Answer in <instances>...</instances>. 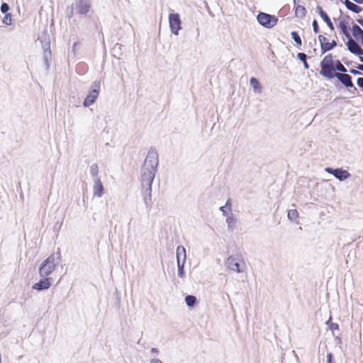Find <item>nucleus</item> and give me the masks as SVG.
I'll return each instance as SVG.
<instances>
[{
  "instance_id": "nucleus-1",
  "label": "nucleus",
  "mask_w": 363,
  "mask_h": 363,
  "mask_svg": "<svg viewBox=\"0 0 363 363\" xmlns=\"http://www.w3.org/2000/svg\"><path fill=\"white\" fill-rule=\"evenodd\" d=\"M158 154L155 149H150L146 156L141 168V186L144 195V202L146 207H151L152 184L155 177L158 165Z\"/></svg>"
},
{
  "instance_id": "nucleus-2",
  "label": "nucleus",
  "mask_w": 363,
  "mask_h": 363,
  "mask_svg": "<svg viewBox=\"0 0 363 363\" xmlns=\"http://www.w3.org/2000/svg\"><path fill=\"white\" fill-rule=\"evenodd\" d=\"M60 262V254L57 253L50 255L45 259L39 267V275L41 278H45L50 275L56 269Z\"/></svg>"
},
{
  "instance_id": "nucleus-3",
  "label": "nucleus",
  "mask_w": 363,
  "mask_h": 363,
  "mask_svg": "<svg viewBox=\"0 0 363 363\" xmlns=\"http://www.w3.org/2000/svg\"><path fill=\"white\" fill-rule=\"evenodd\" d=\"M100 86L99 81H94L91 84L90 91L84 101V106L89 107L95 102L100 92Z\"/></svg>"
},
{
  "instance_id": "nucleus-4",
  "label": "nucleus",
  "mask_w": 363,
  "mask_h": 363,
  "mask_svg": "<svg viewBox=\"0 0 363 363\" xmlns=\"http://www.w3.org/2000/svg\"><path fill=\"white\" fill-rule=\"evenodd\" d=\"M259 23L264 28H272L277 23L278 18L273 15L267 13L259 12L257 16Z\"/></svg>"
},
{
  "instance_id": "nucleus-5",
  "label": "nucleus",
  "mask_w": 363,
  "mask_h": 363,
  "mask_svg": "<svg viewBox=\"0 0 363 363\" xmlns=\"http://www.w3.org/2000/svg\"><path fill=\"white\" fill-rule=\"evenodd\" d=\"M227 267L237 273H241L244 272L245 269V264L242 262L241 264L239 263L238 259L235 257L230 256L226 260Z\"/></svg>"
},
{
  "instance_id": "nucleus-6",
  "label": "nucleus",
  "mask_w": 363,
  "mask_h": 363,
  "mask_svg": "<svg viewBox=\"0 0 363 363\" xmlns=\"http://www.w3.org/2000/svg\"><path fill=\"white\" fill-rule=\"evenodd\" d=\"M181 20L178 13H170L169 15V23L172 33L177 35L181 30Z\"/></svg>"
},
{
  "instance_id": "nucleus-7",
  "label": "nucleus",
  "mask_w": 363,
  "mask_h": 363,
  "mask_svg": "<svg viewBox=\"0 0 363 363\" xmlns=\"http://www.w3.org/2000/svg\"><path fill=\"white\" fill-rule=\"evenodd\" d=\"M325 170L328 173L333 174L339 181H344L351 176L347 170H344L340 168L333 169L330 167H326Z\"/></svg>"
},
{
  "instance_id": "nucleus-8",
  "label": "nucleus",
  "mask_w": 363,
  "mask_h": 363,
  "mask_svg": "<svg viewBox=\"0 0 363 363\" xmlns=\"http://www.w3.org/2000/svg\"><path fill=\"white\" fill-rule=\"evenodd\" d=\"M73 4L77 13L81 15H86L91 8V4L89 0H75L74 4Z\"/></svg>"
},
{
  "instance_id": "nucleus-9",
  "label": "nucleus",
  "mask_w": 363,
  "mask_h": 363,
  "mask_svg": "<svg viewBox=\"0 0 363 363\" xmlns=\"http://www.w3.org/2000/svg\"><path fill=\"white\" fill-rule=\"evenodd\" d=\"M52 279L50 277L42 278L38 283L33 286V289L37 291L48 289L52 285Z\"/></svg>"
},
{
  "instance_id": "nucleus-10",
  "label": "nucleus",
  "mask_w": 363,
  "mask_h": 363,
  "mask_svg": "<svg viewBox=\"0 0 363 363\" xmlns=\"http://www.w3.org/2000/svg\"><path fill=\"white\" fill-rule=\"evenodd\" d=\"M347 49L350 52L357 55H363V49L352 38H350L347 40Z\"/></svg>"
},
{
  "instance_id": "nucleus-11",
  "label": "nucleus",
  "mask_w": 363,
  "mask_h": 363,
  "mask_svg": "<svg viewBox=\"0 0 363 363\" xmlns=\"http://www.w3.org/2000/svg\"><path fill=\"white\" fill-rule=\"evenodd\" d=\"M335 77L342 84L345 86L354 87V84L352 81V77L345 73H335Z\"/></svg>"
},
{
  "instance_id": "nucleus-12",
  "label": "nucleus",
  "mask_w": 363,
  "mask_h": 363,
  "mask_svg": "<svg viewBox=\"0 0 363 363\" xmlns=\"http://www.w3.org/2000/svg\"><path fill=\"white\" fill-rule=\"evenodd\" d=\"M93 195L94 196L100 198L102 196L104 193V185L101 182L100 179H96L95 180H93Z\"/></svg>"
},
{
  "instance_id": "nucleus-13",
  "label": "nucleus",
  "mask_w": 363,
  "mask_h": 363,
  "mask_svg": "<svg viewBox=\"0 0 363 363\" xmlns=\"http://www.w3.org/2000/svg\"><path fill=\"white\" fill-rule=\"evenodd\" d=\"M320 74L328 79L335 77L334 66H320Z\"/></svg>"
},
{
  "instance_id": "nucleus-14",
  "label": "nucleus",
  "mask_w": 363,
  "mask_h": 363,
  "mask_svg": "<svg viewBox=\"0 0 363 363\" xmlns=\"http://www.w3.org/2000/svg\"><path fill=\"white\" fill-rule=\"evenodd\" d=\"M316 9H317L318 13L320 14V17L326 23V24L328 25L329 28L331 30H334L333 24L332 21H330V19L329 16H328V14L319 6H317Z\"/></svg>"
},
{
  "instance_id": "nucleus-15",
  "label": "nucleus",
  "mask_w": 363,
  "mask_h": 363,
  "mask_svg": "<svg viewBox=\"0 0 363 363\" xmlns=\"http://www.w3.org/2000/svg\"><path fill=\"white\" fill-rule=\"evenodd\" d=\"M177 262L185 263L186 260V250L183 246H178L176 251Z\"/></svg>"
},
{
  "instance_id": "nucleus-16",
  "label": "nucleus",
  "mask_w": 363,
  "mask_h": 363,
  "mask_svg": "<svg viewBox=\"0 0 363 363\" xmlns=\"http://www.w3.org/2000/svg\"><path fill=\"white\" fill-rule=\"evenodd\" d=\"M344 4L348 10H350L355 13H359V12H361L362 11V7H360L359 6L357 5L356 4L350 1V0H345Z\"/></svg>"
},
{
  "instance_id": "nucleus-17",
  "label": "nucleus",
  "mask_w": 363,
  "mask_h": 363,
  "mask_svg": "<svg viewBox=\"0 0 363 363\" xmlns=\"http://www.w3.org/2000/svg\"><path fill=\"white\" fill-rule=\"evenodd\" d=\"M250 84L253 89L255 93L261 94L262 92V86L255 77H251Z\"/></svg>"
},
{
  "instance_id": "nucleus-18",
  "label": "nucleus",
  "mask_w": 363,
  "mask_h": 363,
  "mask_svg": "<svg viewBox=\"0 0 363 363\" xmlns=\"http://www.w3.org/2000/svg\"><path fill=\"white\" fill-rule=\"evenodd\" d=\"M99 166L97 164H93L89 167V173L92 178V180H95L96 179H100L99 177Z\"/></svg>"
},
{
  "instance_id": "nucleus-19",
  "label": "nucleus",
  "mask_w": 363,
  "mask_h": 363,
  "mask_svg": "<svg viewBox=\"0 0 363 363\" xmlns=\"http://www.w3.org/2000/svg\"><path fill=\"white\" fill-rule=\"evenodd\" d=\"M335 62L333 61V57L331 54H328L323 58L320 63V66H334Z\"/></svg>"
},
{
  "instance_id": "nucleus-20",
  "label": "nucleus",
  "mask_w": 363,
  "mask_h": 363,
  "mask_svg": "<svg viewBox=\"0 0 363 363\" xmlns=\"http://www.w3.org/2000/svg\"><path fill=\"white\" fill-rule=\"evenodd\" d=\"M226 223L228 224V230L233 231L234 230V226L236 223V220L235 219L232 213L230 216H227Z\"/></svg>"
},
{
  "instance_id": "nucleus-21",
  "label": "nucleus",
  "mask_w": 363,
  "mask_h": 363,
  "mask_svg": "<svg viewBox=\"0 0 363 363\" xmlns=\"http://www.w3.org/2000/svg\"><path fill=\"white\" fill-rule=\"evenodd\" d=\"M340 30H341V32L345 35V37L347 38V40L350 38H352L350 34V32H349V28L348 26L346 25V23L343 21H341L340 23V26H339Z\"/></svg>"
},
{
  "instance_id": "nucleus-22",
  "label": "nucleus",
  "mask_w": 363,
  "mask_h": 363,
  "mask_svg": "<svg viewBox=\"0 0 363 363\" xmlns=\"http://www.w3.org/2000/svg\"><path fill=\"white\" fill-rule=\"evenodd\" d=\"M337 45V43L335 40H333L331 43L327 42L323 46H322V53H325L327 51H329L333 49Z\"/></svg>"
},
{
  "instance_id": "nucleus-23",
  "label": "nucleus",
  "mask_w": 363,
  "mask_h": 363,
  "mask_svg": "<svg viewBox=\"0 0 363 363\" xmlns=\"http://www.w3.org/2000/svg\"><path fill=\"white\" fill-rule=\"evenodd\" d=\"M352 34L354 38H357L358 36L362 38L363 36V30L357 24H354L352 26Z\"/></svg>"
},
{
  "instance_id": "nucleus-24",
  "label": "nucleus",
  "mask_w": 363,
  "mask_h": 363,
  "mask_svg": "<svg viewBox=\"0 0 363 363\" xmlns=\"http://www.w3.org/2000/svg\"><path fill=\"white\" fill-rule=\"evenodd\" d=\"M185 302L189 307H193L196 302V298L194 296L188 295L185 297Z\"/></svg>"
},
{
  "instance_id": "nucleus-25",
  "label": "nucleus",
  "mask_w": 363,
  "mask_h": 363,
  "mask_svg": "<svg viewBox=\"0 0 363 363\" xmlns=\"http://www.w3.org/2000/svg\"><path fill=\"white\" fill-rule=\"evenodd\" d=\"M297 57H298V58L301 62H303V65H304V68L308 69L309 68V65H308V62H307V61H306V60H307V55H306L305 53H303V52H298V53L297 54Z\"/></svg>"
},
{
  "instance_id": "nucleus-26",
  "label": "nucleus",
  "mask_w": 363,
  "mask_h": 363,
  "mask_svg": "<svg viewBox=\"0 0 363 363\" xmlns=\"http://www.w3.org/2000/svg\"><path fill=\"white\" fill-rule=\"evenodd\" d=\"M334 69L335 71L337 70L339 72H341L342 73H345L347 72V69L345 67V66L340 62V60H336L334 64Z\"/></svg>"
},
{
  "instance_id": "nucleus-27",
  "label": "nucleus",
  "mask_w": 363,
  "mask_h": 363,
  "mask_svg": "<svg viewBox=\"0 0 363 363\" xmlns=\"http://www.w3.org/2000/svg\"><path fill=\"white\" fill-rule=\"evenodd\" d=\"M332 317L330 316L329 318V320L326 322V325H328V328L334 333L335 330H339V326L337 323H332Z\"/></svg>"
},
{
  "instance_id": "nucleus-28",
  "label": "nucleus",
  "mask_w": 363,
  "mask_h": 363,
  "mask_svg": "<svg viewBox=\"0 0 363 363\" xmlns=\"http://www.w3.org/2000/svg\"><path fill=\"white\" fill-rule=\"evenodd\" d=\"M288 218L291 220H295L298 216V213L296 209H291L288 211Z\"/></svg>"
},
{
  "instance_id": "nucleus-29",
  "label": "nucleus",
  "mask_w": 363,
  "mask_h": 363,
  "mask_svg": "<svg viewBox=\"0 0 363 363\" xmlns=\"http://www.w3.org/2000/svg\"><path fill=\"white\" fill-rule=\"evenodd\" d=\"M185 263H179V261L177 262V267H178V275L179 277L183 278L184 277L185 272L184 269Z\"/></svg>"
},
{
  "instance_id": "nucleus-30",
  "label": "nucleus",
  "mask_w": 363,
  "mask_h": 363,
  "mask_svg": "<svg viewBox=\"0 0 363 363\" xmlns=\"http://www.w3.org/2000/svg\"><path fill=\"white\" fill-rule=\"evenodd\" d=\"M5 16L3 18V23L6 26H10L12 24V18L10 13H4Z\"/></svg>"
},
{
  "instance_id": "nucleus-31",
  "label": "nucleus",
  "mask_w": 363,
  "mask_h": 363,
  "mask_svg": "<svg viewBox=\"0 0 363 363\" xmlns=\"http://www.w3.org/2000/svg\"><path fill=\"white\" fill-rule=\"evenodd\" d=\"M291 37L297 45H301L302 41H301V39L297 32H296V31L291 32Z\"/></svg>"
},
{
  "instance_id": "nucleus-32",
  "label": "nucleus",
  "mask_w": 363,
  "mask_h": 363,
  "mask_svg": "<svg viewBox=\"0 0 363 363\" xmlns=\"http://www.w3.org/2000/svg\"><path fill=\"white\" fill-rule=\"evenodd\" d=\"M75 8L74 6V4H72L70 6H69L66 11V16L67 18H71L74 16V11Z\"/></svg>"
},
{
  "instance_id": "nucleus-33",
  "label": "nucleus",
  "mask_w": 363,
  "mask_h": 363,
  "mask_svg": "<svg viewBox=\"0 0 363 363\" xmlns=\"http://www.w3.org/2000/svg\"><path fill=\"white\" fill-rule=\"evenodd\" d=\"M296 16H303L305 14V8L302 6H297L296 9Z\"/></svg>"
},
{
  "instance_id": "nucleus-34",
  "label": "nucleus",
  "mask_w": 363,
  "mask_h": 363,
  "mask_svg": "<svg viewBox=\"0 0 363 363\" xmlns=\"http://www.w3.org/2000/svg\"><path fill=\"white\" fill-rule=\"evenodd\" d=\"M10 9L9 5L7 3H2L0 10L3 13H8Z\"/></svg>"
},
{
  "instance_id": "nucleus-35",
  "label": "nucleus",
  "mask_w": 363,
  "mask_h": 363,
  "mask_svg": "<svg viewBox=\"0 0 363 363\" xmlns=\"http://www.w3.org/2000/svg\"><path fill=\"white\" fill-rule=\"evenodd\" d=\"M312 26H313V32L315 33H318L319 32V28H318V22L316 20L313 21Z\"/></svg>"
},
{
  "instance_id": "nucleus-36",
  "label": "nucleus",
  "mask_w": 363,
  "mask_h": 363,
  "mask_svg": "<svg viewBox=\"0 0 363 363\" xmlns=\"http://www.w3.org/2000/svg\"><path fill=\"white\" fill-rule=\"evenodd\" d=\"M318 40L320 43V48H322V46H323L327 43V38L324 35H320L318 36Z\"/></svg>"
},
{
  "instance_id": "nucleus-37",
  "label": "nucleus",
  "mask_w": 363,
  "mask_h": 363,
  "mask_svg": "<svg viewBox=\"0 0 363 363\" xmlns=\"http://www.w3.org/2000/svg\"><path fill=\"white\" fill-rule=\"evenodd\" d=\"M327 363H335L333 361V355L332 353H328L327 354Z\"/></svg>"
},
{
  "instance_id": "nucleus-38",
  "label": "nucleus",
  "mask_w": 363,
  "mask_h": 363,
  "mask_svg": "<svg viewBox=\"0 0 363 363\" xmlns=\"http://www.w3.org/2000/svg\"><path fill=\"white\" fill-rule=\"evenodd\" d=\"M357 84L360 88L363 89V77H359L357 80Z\"/></svg>"
},
{
  "instance_id": "nucleus-39",
  "label": "nucleus",
  "mask_w": 363,
  "mask_h": 363,
  "mask_svg": "<svg viewBox=\"0 0 363 363\" xmlns=\"http://www.w3.org/2000/svg\"><path fill=\"white\" fill-rule=\"evenodd\" d=\"M350 72L351 74H354V75H360V74H362V73H361L359 71L356 70V69H352L350 71Z\"/></svg>"
},
{
  "instance_id": "nucleus-40",
  "label": "nucleus",
  "mask_w": 363,
  "mask_h": 363,
  "mask_svg": "<svg viewBox=\"0 0 363 363\" xmlns=\"http://www.w3.org/2000/svg\"><path fill=\"white\" fill-rule=\"evenodd\" d=\"M150 363H163V362L158 359H152L150 360Z\"/></svg>"
},
{
  "instance_id": "nucleus-41",
  "label": "nucleus",
  "mask_w": 363,
  "mask_h": 363,
  "mask_svg": "<svg viewBox=\"0 0 363 363\" xmlns=\"http://www.w3.org/2000/svg\"><path fill=\"white\" fill-rule=\"evenodd\" d=\"M225 207H226V206H220V208H219V210L223 213V214L224 216L226 215V211L225 210Z\"/></svg>"
},
{
  "instance_id": "nucleus-42",
  "label": "nucleus",
  "mask_w": 363,
  "mask_h": 363,
  "mask_svg": "<svg viewBox=\"0 0 363 363\" xmlns=\"http://www.w3.org/2000/svg\"><path fill=\"white\" fill-rule=\"evenodd\" d=\"M151 352L154 354H157L159 353V350L157 348H152Z\"/></svg>"
},
{
  "instance_id": "nucleus-43",
  "label": "nucleus",
  "mask_w": 363,
  "mask_h": 363,
  "mask_svg": "<svg viewBox=\"0 0 363 363\" xmlns=\"http://www.w3.org/2000/svg\"><path fill=\"white\" fill-rule=\"evenodd\" d=\"M357 68L360 70V71H363V64H359L357 66Z\"/></svg>"
},
{
  "instance_id": "nucleus-44",
  "label": "nucleus",
  "mask_w": 363,
  "mask_h": 363,
  "mask_svg": "<svg viewBox=\"0 0 363 363\" xmlns=\"http://www.w3.org/2000/svg\"><path fill=\"white\" fill-rule=\"evenodd\" d=\"M50 54H51V52H50V49H49L48 51H47V50H45V58H47L48 55H50Z\"/></svg>"
},
{
  "instance_id": "nucleus-45",
  "label": "nucleus",
  "mask_w": 363,
  "mask_h": 363,
  "mask_svg": "<svg viewBox=\"0 0 363 363\" xmlns=\"http://www.w3.org/2000/svg\"><path fill=\"white\" fill-rule=\"evenodd\" d=\"M357 22L363 27V18H360L357 19Z\"/></svg>"
},
{
  "instance_id": "nucleus-46",
  "label": "nucleus",
  "mask_w": 363,
  "mask_h": 363,
  "mask_svg": "<svg viewBox=\"0 0 363 363\" xmlns=\"http://www.w3.org/2000/svg\"><path fill=\"white\" fill-rule=\"evenodd\" d=\"M49 42H45L44 44L43 45V47L45 49L47 47L49 48Z\"/></svg>"
},
{
  "instance_id": "nucleus-47",
  "label": "nucleus",
  "mask_w": 363,
  "mask_h": 363,
  "mask_svg": "<svg viewBox=\"0 0 363 363\" xmlns=\"http://www.w3.org/2000/svg\"><path fill=\"white\" fill-rule=\"evenodd\" d=\"M353 1L359 4H363V0H353Z\"/></svg>"
},
{
  "instance_id": "nucleus-48",
  "label": "nucleus",
  "mask_w": 363,
  "mask_h": 363,
  "mask_svg": "<svg viewBox=\"0 0 363 363\" xmlns=\"http://www.w3.org/2000/svg\"><path fill=\"white\" fill-rule=\"evenodd\" d=\"M359 60L363 63V56L359 55Z\"/></svg>"
},
{
  "instance_id": "nucleus-49",
  "label": "nucleus",
  "mask_w": 363,
  "mask_h": 363,
  "mask_svg": "<svg viewBox=\"0 0 363 363\" xmlns=\"http://www.w3.org/2000/svg\"><path fill=\"white\" fill-rule=\"evenodd\" d=\"M361 43H362V44L363 45V36L361 38Z\"/></svg>"
}]
</instances>
